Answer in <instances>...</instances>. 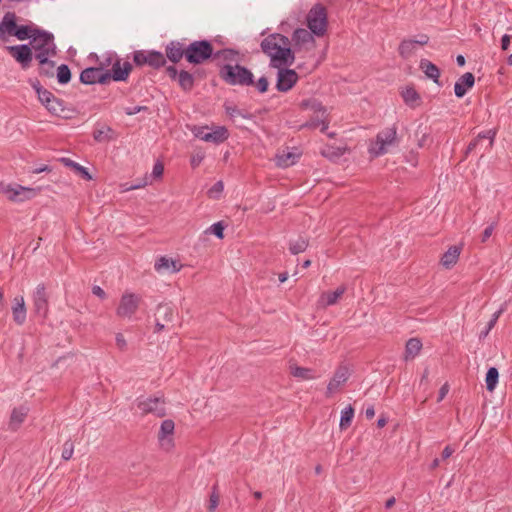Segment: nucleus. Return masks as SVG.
<instances>
[{
    "label": "nucleus",
    "mask_w": 512,
    "mask_h": 512,
    "mask_svg": "<svg viewBox=\"0 0 512 512\" xmlns=\"http://www.w3.org/2000/svg\"><path fill=\"white\" fill-rule=\"evenodd\" d=\"M165 405L166 402L163 396L137 399V408L143 415L153 414L156 417H164L166 415Z\"/></svg>",
    "instance_id": "9d476101"
},
{
    "label": "nucleus",
    "mask_w": 512,
    "mask_h": 512,
    "mask_svg": "<svg viewBox=\"0 0 512 512\" xmlns=\"http://www.w3.org/2000/svg\"><path fill=\"white\" fill-rule=\"evenodd\" d=\"M329 123V113L325 111L324 115L314 113V115L301 127L308 129L320 128V131L322 133H325L328 130Z\"/></svg>",
    "instance_id": "412c9836"
},
{
    "label": "nucleus",
    "mask_w": 512,
    "mask_h": 512,
    "mask_svg": "<svg viewBox=\"0 0 512 512\" xmlns=\"http://www.w3.org/2000/svg\"><path fill=\"white\" fill-rule=\"evenodd\" d=\"M28 412L29 408L26 406L14 408L10 415L9 428L14 431L17 430L24 422Z\"/></svg>",
    "instance_id": "cd10ccee"
},
{
    "label": "nucleus",
    "mask_w": 512,
    "mask_h": 512,
    "mask_svg": "<svg viewBox=\"0 0 512 512\" xmlns=\"http://www.w3.org/2000/svg\"><path fill=\"white\" fill-rule=\"evenodd\" d=\"M419 67L429 79H432L434 83L439 84L440 70L435 64L427 59H422Z\"/></svg>",
    "instance_id": "c756f323"
},
{
    "label": "nucleus",
    "mask_w": 512,
    "mask_h": 512,
    "mask_svg": "<svg viewBox=\"0 0 512 512\" xmlns=\"http://www.w3.org/2000/svg\"><path fill=\"white\" fill-rule=\"evenodd\" d=\"M187 55V45H185L183 42L178 40H172L165 46V58L166 61L169 60L170 62L176 64L178 63L183 57L186 58Z\"/></svg>",
    "instance_id": "f3484780"
},
{
    "label": "nucleus",
    "mask_w": 512,
    "mask_h": 512,
    "mask_svg": "<svg viewBox=\"0 0 512 512\" xmlns=\"http://www.w3.org/2000/svg\"><path fill=\"white\" fill-rule=\"evenodd\" d=\"M174 308L169 304H159L155 313V320L162 321L166 324L171 323L174 319Z\"/></svg>",
    "instance_id": "2f4dec72"
},
{
    "label": "nucleus",
    "mask_w": 512,
    "mask_h": 512,
    "mask_svg": "<svg viewBox=\"0 0 512 512\" xmlns=\"http://www.w3.org/2000/svg\"><path fill=\"white\" fill-rule=\"evenodd\" d=\"M300 155L288 149L279 152L276 155V165L280 168H287L294 165L299 159Z\"/></svg>",
    "instance_id": "a878e982"
},
{
    "label": "nucleus",
    "mask_w": 512,
    "mask_h": 512,
    "mask_svg": "<svg viewBox=\"0 0 512 512\" xmlns=\"http://www.w3.org/2000/svg\"><path fill=\"white\" fill-rule=\"evenodd\" d=\"M147 110H148V107L147 106H142V105L130 106V107H126L124 109L126 115H129V116H132V115H135L137 113H140V112H143V111H147Z\"/></svg>",
    "instance_id": "bf43d9fd"
},
{
    "label": "nucleus",
    "mask_w": 512,
    "mask_h": 512,
    "mask_svg": "<svg viewBox=\"0 0 512 512\" xmlns=\"http://www.w3.org/2000/svg\"><path fill=\"white\" fill-rule=\"evenodd\" d=\"M34 195H36L35 189L19 186V188L14 191L13 198L22 201L24 199L32 198Z\"/></svg>",
    "instance_id": "3c124183"
},
{
    "label": "nucleus",
    "mask_w": 512,
    "mask_h": 512,
    "mask_svg": "<svg viewBox=\"0 0 512 512\" xmlns=\"http://www.w3.org/2000/svg\"><path fill=\"white\" fill-rule=\"evenodd\" d=\"M116 345L121 351H125L127 348V342L121 333H117L115 337Z\"/></svg>",
    "instance_id": "e2e57ef3"
},
{
    "label": "nucleus",
    "mask_w": 512,
    "mask_h": 512,
    "mask_svg": "<svg viewBox=\"0 0 512 512\" xmlns=\"http://www.w3.org/2000/svg\"><path fill=\"white\" fill-rule=\"evenodd\" d=\"M401 96L404 103L412 109L419 107L422 103L420 94L412 86L405 87L401 92Z\"/></svg>",
    "instance_id": "393cba45"
},
{
    "label": "nucleus",
    "mask_w": 512,
    "mask_h": 512,
    "mask_svg": "<svg viewBox=\"0 0 512 512\" xmlns=\"http://www.w3.org/2000/svg\"><path fill=\"white\" fill-rule=\"evenodd\" d=\"M89 57H95L98 61V67L102 68V71H106L105 69L113 64L117 55L115 53L107 52L99 58L96 54L92 53Z\"/></svg>",
    "instance_id": "c03bdc74"
},
{
    "label": "nucleus",
    "mask_w": 512,
    "mask_h": 512,
    "mask_svg": "<svg viewBox=\"0 0 512 512\" xmlns=\"http://www.w3.org/2000/svg\"><path fill=\"white\" fill-rule=\"evenodd\" d=\"M417 49V44L413 39H404L401 41L398 52L403 59L412 57Z\"/></svg>",
    "instance_id": "c9c22d12"
},
{
    "label": "nucleus",
    "mask_w": 512,
    "mask_h": 512,
    "mask_svg": "<svg viewBox=\"0 0 512 512\" xmlns=\"http://www.w3.org/2000/svg\"><path fill=\"white\" fill-rule=\"evenodd\" d=\"M154 268L157 272H162L164 270L170 269V259L166 257H160L154 265Z\"/></svg>",
    "instance_id": "4d7b16f0"
},
{
    "label": "nucleus",
    "mask_w": 512,
    "mask_h": 512,
    "mask_svg": "<svg viewBox=\"0 0 512 512\" xmlns=\"http://www.w3.org/2000/svg\"><path fill=\"white\" fill-rule=\"evenodd\" d=\"M460 253V247L456 245L449 247V249L443 254L441 258V264L446 268L453 267L457 263Z\"/></svg>",
    "instance_id": "7c9ffc66"
},
{
    "label": "nucleus",
    "mask_w": 512,
    "mask_h": 512,
    "mask_svg": "<svg viewBox=\"0 0 512 512\" xmlns=\"http://www.w3.org/2000/svg\"><path fill=\"white\" fill-rule=\"evenodd\" d=\"M164 172V166L161 162L157 161L152 170V176L154 178H160L163 175Z\"/></svg>",
    "instance_id": "680f3d73"
},
{
    "label": "nucleus",
    "mask_w": 512,
    "mask_h": 512,
    "mask_svg": "<svg viewBox=\"0 0 512 512\" xmlns=\"http://www.w3.org/2000/svg\"><path fill=\"white\" fill-rule=\"evenodd\" d=\"M495 136L496 132L494 130H487L479 133L478 136L469 143L465 154L468 155L471 152L475 151L476 148L482 144L483 140H488V145L486 146V148H491L493 146Z\"/></svg>",
    "instance_id": "5701e85b"
},
{
    "label": "nucleus",
    "mask_w": 512,
    "mask_h": 512,
    "mask_svg": "<svg viewBox=\"0 0 512 512\" xmlns=\"http://www.w3.org/2000/svg\"><path fill=\"white\" fill-rule=\"evenodd\" d=\"M398 143L397 129L395 126L385 128L380 131L373 146L370 147V153L378 157L388 152L389 147Z\"/></svg>",
    "instance_id": "39448f33"
},
{
    "label": "nucleus",
    "mask_w": 512,
    "mask_h": 512,
    "mask_svg": "<svg viewBox=\"0 0 512 512\" xmlns=\"http://www.w3.org/2000/svg\"><path fill=\"white\" fill-rule=\"evenodd\" d=\"M238 55H239V52L234 49H222L217 52H214L213 57L221 58L228 62H233V61H237Z\"/></svg>",
    "instance_id": "49530a36"
},
{
    "label": "nucleus",
    "mask_w": 512,
    "mask_h": 512,
    "mask_svg": "<svg viewBox=\"0 0 512 512\" xmlns=\"http://www.w3.org/2000/svg\"><path fill=\"white\" fill-rule=\"evenodd\" d=\"M308 247V241L302 237L298 238L295 241H291L289 244V250L291 254L297 255L299 253L304 252Z\"/></svg>",
    "instance_id": "09e8293b"
},
{
    "label": "nucleus",
    "mask_w": 512,
    "mask_h": 512,
    "mask_svg": "<svg viewBox=\"0 0 512 512\" xmlns=\"http://www.w3.org/2000/svg\"><path fill=\"white\" fill-rule=\"evenodd\" d=\"M174 429H175V424L170 419L164 420L161 423L159 434H158V440H159L160 446L166 451L171 450L174 446V442H173V438H172Z\"/></svg>",
    "instance_id": "a211bd4d"
},
{
    "label": "nucleus",
    "mask_w": 512,
    "mask_h": 512,
    "mask_svg": "<svg viewBox=\"0 0 512 512\" xmlns=\"http://www.w3.org/2000/svg\"><path fill=\"white\" fill-rule=\"evenodd\" d=\"M298 81V74L292 70L280 67L278 68L276 88L280 92H287L293 88Z\"/></svg>",
    "instance_id": "4468645a"
},
{
    "label": "nucleus",
    "mask_w": 512,
    "mask_h": 512,
    "mask_svg": "<svg viewBox=\"0 0 512 512\" xmlns=\"http://www.w3.org/2000/svg\"><path fill=\"white\" fill-rule=\"evenodd\" d=\"M269 82L264 76L260 77L256 83V88L260 93H265L268 90Z\"/></svg>",
    "instance_id": "052dcab7"
},
{
    "label": "nucleus",
    "mask_w": 512,
    "mask_h": 512,
    "mask_svg": "<svg viewBox=\"0 0 512 512\" xmlns=\"http://www.w3.org/2000/svg\"><path fill=\"white\" fill-rule=\"evenodd\" d=\"M421 348L422 343L418 338L409 339L405 346V358H414L419 354Z\"/></svg>",
    "instance_id": "ea45409f"
},
{
    "label": "nucleus",
    "mask_w": 512,
    "mask_h": 512,
    "mask_svg": "<svg viewBox=\"0 0 512 512\" xmlns=\"http://www.w3.org/2000/svg\"><path fill=\"white\" fill-rule=\"evenodd\" d=\"M6 50L23 70L31 67L33 58L54 57L57 54L54 35L43 29L29 44L7 46Z\"/></svg>",
    "instance_id": "f257e3e1"
},
{
    "label": "nucleus",
    "mask_w": 512,
    "mask_h": 512,
    "mask_svg": "<svg viewBox=\"0 0 512 512\" xmlns=\"http://www.w3.org/2000/svg\"><path fill=\"white\" fill-rule=\"evenodd\" d=\"M13 320L18 324L22 325L26 321L27 311L25 306V300L23 296H16L13 300L12 306Z\"/></svg>",
    "instance_id": "b1692460"
},
{
    "label": "nucleus",
    "mask_w": 512,
    "mask_h": 512,
    "mask_svg": "<svg viewBox=\"0 0 512 512\" xmlns=\"http://www.w3.org/2000/svg\"><path fill=\"white\" fill-rule=\"evenodd\" d=\"M307 25L309 30L316 36L320 37L327 30V13L324 6L316 4L307 14Z\"/></svg>",
    "instance_id": "423d86ee"
},
{
    "label": "nucleus",
    "mask_w": 512,
    "mask_h": 512,
    "mask_svg": "<svg viewBox=\"0 0 512 512\" xmlns=\"http://www.w3.org/2000/svg\"><path fill=\"white\" fill-rule=\"evenodd\" d=\"M92 293L101 299L106 297L105 291L100 286H93Z\"/></svg>",
    "instance_id": "774afa93"
},
{
    "label": "nucleus",
    "mask_w": 512,
    "mask_h": 512,
    "mask_svg": "<svg viewBox=\"0 0 512 512\" xmlns=\"http://www.w3.org/2000/svg\"><path fill=\"white\" fill-rule=\"evenodd\" d=\"M229 133L224 126H216L208 132L206 142L220 144L228 139Z\"/></svg>",
    "instance_id": "473e14b6"
},
{
    "label": "nucleus",
    "mask_w": 512,
    "mask_h": 512,
    "mask_svg": "<svg viewBox=\"0 0 512 512\" xmlns=\"http://www.w3.org/2000/svg\"><path fill=\"white\" fill-rule=\"evenodd\" d=\"M32 86L35 89L40 102L46 107V109L50 113L59 116L61 113L64 112V102L62 100L55 97V95L52 92L48 91L47 89H44L38 81L34 83Z\"/></svg>",
    "instance_id": "6e6552de"
},
{
    "label": "nucleus",
    "mask_w": 512,
    "mask_h": 512,
    "mask_svg": "<svg viewBox=\"0 0 512 512\" xmlns=\"http://www.w3.org/2000/svg\"><path fill=\"white\" fill-rule=\"evenodd\" d=\"M499 372L495 367H490L486 373L485 383L486 389L489 392H493L498 384Z\"/></svg>",
    "instance_id": "a19ab883"
},
{
    "label": "nucleus",
    "mask_w": 512,
    "mask_h": 512,
    "mask_svg": "<svg viewBox=\"0 0 512 512\" xmlns=\"http://www.w3.org/2000/svg\"><path fill=\"white\" fill-rule=\"evenodd\" d=\"M354 417V408L351 405H348L341 411V417H340V429L345 430L347 429L352 422V419Z\"/></svg>",
    "instance_id": "37998d69"
},
{
    "label": "nucleus",
    "mask_w": 512,
    "mask_h": 512,
    "mask_svg": "<svg viewBox=\"0 0 512 512\" xmlns=\"http://www.w3.org/2000/svg\"><path fill=\"white\" fill-rule=\"evenodd\" d=\"M205 233H212L217 238L222 239L224 237V226L221 222L212 224Z\"/></svg>",
    "instance_id": "864d4df0"
},
{
    "label": "nucleus",
    "mask_w": 512,
    "mask_h": 512,
    "mask_svg": "<svg viewBox=\"0 0 512 512\" xmlns=\"http://www.w3.org/2000/svg\"><path fill=\"white\" fill-rule=\"evenodd\" d=\"M132 69L133 67L130 62H122V60L117 56L112 64L111 70H106L105 73H108V82L111 79L120 82L126 81L128 79Z\"/></svg>",
    "instance_id": "f8f14e48"
},
{
    "label": "nucleus",
    "mask_w": 512,
    "mask_h": 512,
    "mask_svg": "<svg viewBox=\"0 0 512 512\" xmlns=\"http://www.w3.org/2000/svg\"><path fill=\"white\" fill-rule=\"evenodd\" d=\"M496 226H497V221H493L484 229V231L481 235V242L484 243L491 237Z\"/></svg>",
    "instance_id": "13d9d810"
},
{
    "label": "nucleus",
    "mask_w": 512,
    "mask_h": 512,
    "mask_svg": "<svg viewBox=\"0 0 512 512\" xmlns=\"http://www.w3.org/2000/svg\"><path fill=\"white\" fill-rule=\"evenodd\" d=\"M346 149L341 147L326 146L322 149L321 154L328 159H336L345 154Z\"/></svg>",
    "instance_id": "a18cd8bd"
},
{
    "label": "nucleus",
    "mask_w": 512,
    "mask_h": 512,
    "mask_svg": "<svg viewBox=\"0 0 512 512\" xmlns=\"http://www.w3.org/2000/svg\"><path fill=\"white\" fill-rule=\"evenodd\" d=\"M295 50L306 49L309 50L314 46V37L311 31L304 28H298L292 35Z\"/></svg>",
    "instance_id": "6ab92c4d"
},
{
    "label": "nucleus",
    "mask_w": 512,
    "mask_h": 512,
    "mask_svg": "<svg viewBox=\"0 0 512 512\" xmlns=\"http://www.w3.org/2000/svg\"><path fill=\"white\" fill-rule=\"evenodd\" d=\"M80 82L86 85H93L96 83L106 84L108 83V73L102 71V68L88 67L85 68L80 74Z\"/></svg>",
    "instance_id": "2eb2a0df"
},
{
    "label": "nucleus",
    "mask_w": 512,
    "mask_h": 512,
    "mask_svg": "<svg viewBox=\"0 0 512 512\" xmlns=\"http://www.w3.org/2000/svg\"><path fill=\"white\" fill-rule=\"evenodd\" d=\"M140 301L141 297L139 295L130 292L124 293L116 309L117 316L123 319H131L137 312Z\"/></svg>",
    "instance_id": "9b49d317"
},
{
    "label": "nucleus",
    "mask_w": 512,
    "mask_h": 512,
    "mask_svg": "<svg viewBox=\"0 0 512 512\" xmlns=\"http://www.w3.org/2000/svg\"><path fill=\"white\" fill-rule=\"evenodd\" d=\"M475 77L471 72H466L463 74L454 85V93L456 97H463L468 89H471L474 86Z\"/></svg>",
    "instance_id": "4be33fe9"
},
{
    "label": "nucleus",
    "mask_w": 512,
    "mask_h": 512,
    "mask_svg": "<svg viewBox=\"0 0 512 512\" xmlns=\"http://www.w3.org/2000/svg\"><path fill=\"white\" fill-rule=\"evenodd\" d=\"M41 30L42 29L35 25H17L15 37L21 41L27 39H30V41H32V38L35 37L36 34H39Z\"/></svg>",
    "instance_id": "c85d7f7f"
},
{
    "label": "nucleus",
    "mask_w": 512,
    "mask_h": 512,
    "mask_svg": "<svg viewBox=\"0 0 512 512\" xmlns=\"http://www.w3.org/2000/svg\"><path fill=\"white\" fill-rule=\"evenodd\" d=\"M220 78L232 86H250L254 84L253 73L239 64H225L219 69Z\"/></svg>",
    "instance_id": "7ed1b4c3"
},
{
    "label": "nucleus",
    "mask_w": 512,
    "mask_h": 512,
    "mask_svg": "<svg viewBox=\"0 0 512 512\" xmlns=\"http://www.w3.org/2000/svg\"><path fill=\"white\" fill-rule=\"evenodd\" d=\"M166 73L168 76L174 80L177 81L178 85L184 90V91H191L194 87V76L188 71L181 70L178 72L177 68L173 65L168 66L166 68Z\"/></svg>",
    "instance_id": "ddd939ff"
},
{
    "label": "nucleus",
    "mask_w": 512,
    "mask_h": 512,
    "mask_svg": "<svg viewBox=\"0 0 512 512\" xmlns=\"http://www.w3.org/2000/svg\"><path fill=\"white\" fill-rule=\"evenodd\" d=\"M505 308H506V304H503L491 317V319L489 320L488 324H487V327L485 328V330L481 331L480 335H479V338L480 339H484L488 336L489 332L494 328V326L496 325L499 317L502 315V313L505 311Z\"/></svg>",
    "instance_id": "79ce46f5"
},
{
    "label": "nucleus",
    "mask_w": 512,
    "mask_h": 512,
    "mask_svg": "<svg viewBox=\"0 0 512 512\" xmlns=\"http://www.w3.org/2000/svg\"><path fill=\"white\" fill-rule=\"evenodd\" d=\"M191 132L193 133V135L196 138L201 139V140L206 142L207 134H208V127L207 126H194L191 129Z\"/></svg>",
    "instance_id": "5fc2aeb1"
},
{
    "label": "nucleus",
    "mask_w": 512,
    "mask_h": 512,
    "mask_svg": "<svg viewBox=\"0 0 512 512\" xmlns=\"http://www.w3.org/2000/svg\"><path fill=\"white\" fill-rule=\"evenodd\" d=\"M299 105L302 110H311L313 113L321 115H324L325 111H327L326 107L315 98L303 99Z\"/></svg>",
    "instance_id": "e433bc0d"
},
{
    "label": "nucleus",
    "mask_w": 512,
    "mask_h": 512,
    "mask_svg": "<svg viewBox=\"0 0 512 512\" xmlns=\"http://www.w3.org/2000/svg\"><path fill=\"white\" fill-rule=\"evenodd\" d=\"M57 81L59 84H67L71 80V71L66 64H62L57 68Z\"/></svg>",
    "instance_id": "8fccbe9b"
},
{
    "label": "nucleus",
    "mask_w": 512,
    "mask_h": 512,
    "mask_svg": "<svg viewBox=\"0 0 512 512\" xmlns=\"http://www.w3.org/2000/svg\"><path fill=\"white\" fill-rule=\"evenodd\" d=\"M93 138L97 142H105L113 139V130L107 125L97 126L93 131Z\"/></svg>",
    "instance_id": "58836bf2"
},
{
    "label": "nucleus",
    "mask_w": 512,
    "mask_h": 512,
    "mask_svg": "<svg viewBox=\"0 0 512 512\" xmlns=\"http://www.w3.org/2000/svg\"><path fill=\"white\" fill-rule=\"evenodd\" d=\"M133 61L139 67L147 65L154 69L162 68L166 64L164 54L155 50H137L133 53Z\"/></svg>",
    "instance_id": "0eeeda50"
},
{
    "label": "nucleus",
    "mask_w": 512,
    "mask_h": 512,
    "mask_svg": "<svg viewBox=\"0 0 512 512\" xmlns=\"http://www.w3.org/2000/svg\"><path fill=\"white\" fill-rule=\"evenodd\" d=\"M218 503H219L218 495L215 493H212V495L210 496V500H209V506H208L209 511H214L217 508Z\"/></svg>",
    "instance_id": "0e129e2a"
},
{
    "label": "nucleus",
    "mask_w": 512,
    "mask_h": 512,
    "mask_svg": "<svg viewBox=\"0 0 512 512\" xmlns=\"http://www.w3.org/2000/svg\"><path fill=\"white\" fill-rule=\"evenodd\" d=\"M417 46H424V45H427L428 42H429V36L426 35V34H420L418 35L417 39H413Z\"/></svg>",
    "instance_id": "69168bd1"
},
{
    "label": "nucleus",
    "mask_w": 512,
    "mask_h": 512,
    "mask_svg": "<svg viewBox=\"0 0 512 512\" xmlns=\"http://www.w3.org/2000/svg\"><path fill=\"white\" fill-rule=\"evenodd\" d=\"M73 453H74V444L71 440H67L64 444H63V450H62V454H61V458L65 461H68L72 458L73 456Z\"/></svg>",
    "instance_id": "603ef678"
},
{
    "label": "nucleus",
    "mask_w": 512,
    "mask_h": 512,
    "mask_svg": "<svg viewBox=\"0 0 512 512\" xmlns=\"http://www.w3.org/2000/svg\"><path fill=\"white\" fill-rule=\"evenodd\" d=\"M288 37L274 33L264 38L260 44L264 54L270 58V66L280 68L294 62V54Z\"/></svg>",
    "instance_id": "f03ea898"
},
{
    "label": "nucleus",
    "mask_w": 512,
    "mask_h": 512,
    "mask_svg": "<svg viewBox=\"0 0 512 512\" xmlns=\"http://www.w3.org/2000/svg\"><path fill=\"white\" fill-rule=\"evenodd\" d=\"M350 372L348 367L340 366L335 371L332 379L327 385L326 396L330 397L337 392L349 379Z\"/></svg>",
    "instance_id": "dca6fc26"
},
{
    "label": "nucleus",
    "mask_w": 512,
    "mask_h": 512,
    "mask_svg": "<svg viewBox=\"0 0 512 512\" xmlns=\"http://www.w3.org/2000/svg\"><path fill=\"white\" fill-rule=\"evenodd\" d=\"M346 287L344 285L339 286L333 292H324L319 298V303L323 307H328L336 304L341 296L345 293Z\"/></svg>",
    "instance_id": "bb28decb"
},
{
    "label": "nucleus",
    "mask_w": 512,
    "mask_h": 512,
    "mask_svg": "<svg viewBox=\"0 0 512 512\" xmlns=\"http://www.w3.org/2000/svg\"><path fill=\"white\" fill-rule=\"evenodd\" d=\"M214 49L208 40H195L187 45L186 61L190 64H202L213 57Z\"/></svg>",
    "instance_id": "20e7f679"
},
{
    "label": "nucleus",
    "mask_w": 512,
    "mask_h": 512,
    "mask_svg": "<svg viewBox=\"0 0 512 512\" xmlns=\"http://www.w3.org/2000/svg\"><path fill=\"white\" fill-rule=\"evenodd\" d=\"M291 375L300 380H313L318 378L316 372L311 368L291 366Z\"/></svg>",
    "instance_id": "4c0bfd02"
},
{
    "label": "nucleus",
    "mask_w": 512,
    "mask_h": 512,
    "mask_svg": "<svg viewBox=\"0 0 512 512\" xmlns=\"http://www.w3.org/2000/svg\"><path fill=\"white\" fill-rule=\"evenodd\" d=\"M448 392H449V386L446 383L439 390L437 402H441L446 397Z\"/></svg>",
    "instance_id": "338daca9"
},
{
    "label": "nucleus",
    "mask_w": 512,
    "mask_h": 512,
    "mask_svg": "<svg viewBox=\"0 0 512 512\" xmlns=\"http://www.w3.org/2000/svg\"><path fill=\"white\" fill-rule=\"evenodd\" d=\"M32 303L36 316L45 319L49 313V294L44 283L38 284L32 292Z\"/></svg>",
    "instance_id": "1a4fd4ad"
},
{
    "label": "nucleus",
    "mask_w": 512,
    "mask_h": 512,
    "mask_svg": "<svg viewBox=\"0 0 512 512\" xmlns=\"http://www.w3.org/2000/svg\"><path fill=\"white\" fill-rule=\"evenodd\" d=\"M60 162L63 163L64 166L72 169L81 178L88 181L92 179V176L88 172L87 168L81 166L80 164L71 160L70 158L62 157L60 158Z\"/></svg>",
    "instance_id": "72a5a7b5"
},
{
    "label": "nucleus",
    "mask_w": 512,
    "mask_h": 512,
    "mask_svg": "<svg viewBox=\"0 0 512 512\" xmlns=\"http://www.w3.org/2000/svg\"><path fill=\"white\" fill-rule=\"evenodd\" d=\"M223 189V182L218 181L208 190V195L210 198H219L220 194L223 192Z\"/></svg>",
    "instance_id": "6e6d98bb"
},
{
    "label": "nucleus",
    "mask_w": 512,
    "mask_h": 512,
    "mask_svg": "<svg viewBox=\"0 0 512 512\" xmlns=\"http://www.w3.org/2000/svg\"><path fill=\"white\" fill-rule=\"evenodd\" d=\"M224 107H225V112L231 118L242 117L244 119L250 120L253 117L250 113L244 112L243 110L238 109L237 106H235V105L225 104Z\"/></svg>",
    "instance_id": "de8ad7c7"
},
{
    "label": "nucleus",
    "mask_w": 512,
    "mask_h": 512,
    "mask_svg": "<svg viewBox=\"0 0 512 512\" xmlns=\"http://www.w3.org/2000/svg\"><path fill=\"white\" fill-rule=\"evenodd\" d=\"M51 58L52 57H43L40 59H36L39 64L38 73L40 76H45L48 78L54 76L55 61H53Z\"/></svg>",
    "instance_id": "f704fd0d"
},
{
    "label": "nucleus",
    "mask_w": 512,
    "mask_h": 512,
    "mask_svg": "<svg viewBox=\"0 0 512 512\" xmlns=\"http://www.w3.org/2000/svg\"><path fill=\"white\" fill-rule=\"evenodd\" d=\"M16 14L14 12H7L4 14L0 22V40L6 42L11 36H15L17 28Z\"/></svg>",
    "instance_id": "aec40b11"
}]
</instances>
